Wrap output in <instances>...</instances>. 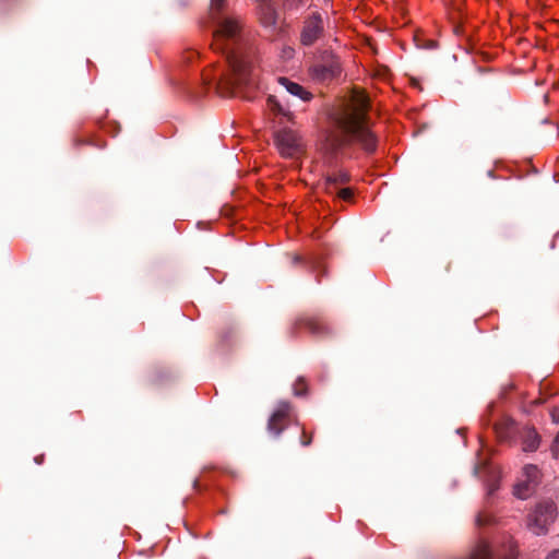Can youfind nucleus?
Instances as JSON below:
<instances>
[{
	"label": "nucleus",
	"mask_w": 559,
	"mask_h": 559,
	"mask_svg": "<svg viewBox=\"0 0 559 559\" xmlns=\"http://www.w3.org/2000/svg\"><path fill=\"white\" fill-rule=\"evenodd\" d=\"M209 20L212 27V47L228 63L226 85L235 90L254 83L252 62L247 53V38L238 16L231 13L228 0H211Z\"/></svg>",
	"instance_id": "f257e3e1"
},
{
	"label": "nucleus",
	"mask_w": 559,
	"mask_h": 559,
	"mask_svg": "<svg viewBox=\"0 0 559 559\" xmlns=\"http://www.w3.org/2000/svg\"><path fill=\"white\" fill-rule=\"evenodd\" d=\"M368 108V98L359 95L352 108L344 110L335 118V124L341 132V141L359 142L366 151L372 152L376 148V138L366 122Z\"/></svg>",
	"instance_id": "f03ea898"
},
{
	"label": "nucleus",
	"mask_w": 559,
	"mask_h": 559,
	"mask_svg": "<svg viewBox=\"0 0 559 559\" xmlns=\"http://www.w3.org/2000/svg\"><path fill=\"white\" fill-rule=\"evenodd\" d=\"M518 548L513 538L509 537L502 544H490L486 539H479L467 559H516Z\"/></svg>",
	"instance_id": "7ed1b4c3"
},
{
	"label": "nucleus",
	"mask_w": 559,
	"mask_h": 559,
	"mask_svg": "<svg viewBox=\"0 0 559 559\" xmlns=\"http://www.w3.org/2000/svg\"><path fill=\"white\" fill-rule=\"evenodd\" d=\"M340 59L332 52L324 51L309 69L311 78L320 83L330 82L341 75Z\"/></svg>",
	"instance_id": "20e7f679"
},
{
	"label": "nucleus",
	"mask_w": 559,
	"mask_h": 559,
	"mask_svg": "<svg viewBox=\"0 0 559 559\" xmlns=\"http://www.w3.org/2000/svg\"><path fill=\"white\" fill-rule=\"evenodd\" d=\"M274 142L280 154L285 158H296L302 152L301 138L288 127H281L274 131Z\"/></svg>",
	"instance_id": "39448f33"
},
{
	"label": "nucleus",
	"mask_w": 559,
	"mask_h": 559,
	"mask_svg": "<svg viewBox=\"0 0 559 559\" xmlns=\"http://www.w3.org/2000/svg\"><path fill=\"white\" fill-rule=\"evenodd\" d=\"M557 516V508L552 501L539 503L530 518L528 526L536 535L545 534Z\"/></svg>",
	"instance_id": "423d86ee"
},
{
	"label": "nucleus",
	"mask_w": 559,
	"mask_h": 559,
	"mask_svg": "<svg viewBox=\"0 0 559 559\" xmlns=\"http://www.w3.org/2000/svg\"><path fill=\"white\" fill-rule=\"evenodd\" d=\"M324 35V21L320 13L314 12L306 16L300 29V43L310 47L319 41Z\"/></svg>",
	"instance_id": "0eeeda50"
},
{
	"label": "nucleus",
	"mask_w": 559,
	"mask_h": 559,
	"mask_svg": "<svg viewBox=\"0 0 559 559\" xmlns=\"http://www.w3.org/2000/svg\"><path fill=\"white\" fill-rule=\"evenodd\" d=\"M349 180V176L346 171L337 170L328 174L323 181L324 190L337 197L343 201H349L353 198V192L349 188L343 187Z\"/></svg>",
	"instance_id": "6e6552de"
},
{
	"label": "nucleus",
	"mask_w": 559,
	"mask_h": 559,
	"mask_svg": "<svg viewBox=\"0 0 559 559\" xmlns=\"http://www.w3.org/2000/svg\"><path fill=\"white\" fill-rule=\"evenodd\" d=\"M293 418L292 406L288 402L282 401L277 404L274 413L269 419L267 430L278 437Z\"/></svg>",
	"instance_id": "1a4fd4ad"
},
{
	"label": "nucleus",
	"mask_w": 559,
	"mask_h": 559,
	"mask_svg": "<svg viewBox=\"0 0 559 559\" xmlns=\"http://www.w3.org/2000/svg\"><path fill=\"white\" fill-rule=\"evenodd\" d=\"M524 474L527 479L514 486V495L520 499H526L534 492L540 476L538 468L533 465L526 466Z\"/></svg>",
	"instance_id": "9d476101"
},
{
	"label": "nucleus",
	"mask_w": 559,
	"mask_h": 559,
	"mask_svg": "<svg viewBox=\"0 0 559 559\" xmlns=\"http://www.w3.org/2000/svg\"><path fill=\"white\" fill-rule=\"evenodd\" d=\"M258 2V13L262 25L266 28L275 29L278 20V13L272 3V0H261Z\"/></svg>",
	"instance_id": "9b49d317"
},
{
	"label": "nucleus",
	"mask_w": 559,
	"mask_h": 559,
	"mask_svg": "<svg viewBox=\"0 0 559 559\" xmlns=\"http://www.w3.org/2000/svg\"><path fill=\"white\" fill-rule=\"evenodd\" d=\"M277 82L286 90L287 93L294 97H297L302 103H308L313 98V94L310 91L286 76H280Z\"/></svg>",
	"instance_id": "f8f14e48"
},
{
	"label": "nucleus",
	"mask_w": 559,
	"mask_h": 559,
	"mask_svg": "<svg viewBox=\"0 0 559 559\" xmlns=\"http://www.w3.org/2000/svg\"><path fill=\"white\" fill-rule=\"evenodd\" d=\"M493 429L500 439L508 440L515 431V424L511 418L503 417L493 424Z\"/></svg>",
	"instance_id": "ddd939ff"
},
{
	"label": "nucleus",
	"mask_w": 559,
	"mask_h": 559,
	"mask_svg": "<svg viewBox=\"0 0 559 559\" xmlns=\"http://www.w3.org/2000/svg\"><path fill=\"white\" fill-rule=\"evenodd\" d=\"M523 451L535 452L539 445V437L535 430L528 429L523 436Z\"/></svg>",
	"instance_id": "4468645a"
},
{
	"label": "nucleus",
	"mask_w": 559,
	"mask_h": 559,
	"mask_svg": "<svg viewBox=\"0 0 559 559\" xmlns=\"http://www.w3.org/2000/svg\"><path fill=\"white\" fill-rule=\"evenodd\" d=\"M269 106L275 115L283 116L287 118L288 121L293 120V114L284 109L274 96L269 97Z\"/></svg>",
	"instance_id": "2eb2a0df"
},
{
	"label": "nucleus",
	"mask_w": 559,
	"mask_h": 559,
	"mask_svg": "<svg viewBox=\"0 0 559 559\" xmlns=\"http://www.w3.org/2000/svg\"><path fill=\"white\" fill-rule=\"evenodd\" d=\"M305 325L313 334H322L325 330L321 323L316 321H306Z\"/></svg>",
	"instance_id": "dca6fc26"
},
{
	"label": "nucleus",
	"mask_w": 559,
	"mask_h": 559,
	"mask_svg": "<svg viewBox=\"0 0 559 559\" xmlns=\"http://www.w3.org/2000/svg\"><path fill=\"white\" fill-rule=\"evenodd\" d=\"M307 393V388L302 378H298L294 384V394L296 396H305Z\"/></svg>",
	"instance_id": "f3484780"
},
{
	"label": "nucleus",
	"mask_w": 559,
	"mask_h": 559,
	"mask_svg": "<svg viewBox=\"0 0 559 559\" xmlns=\"http://www.w3.org/2000/svg\"><path fill=\"white\" fill-rule=\"evenodd\" d=\"M301 3H302V0H286L285 7L288 9H296Z\"/></svg>",
	"instance_id": "a211bd4d"
},
{
	"label": "nucleus",
	"mask_w": 559,
	"mask_h": 559,
	"mask_svg": "<svg viewBox=\"0 0 559 559\" xmlns=\"http://www.w3.org/2000/svg\"><path fill=\"white\" fill-rule=\"evenodd\" d=\"M550 416L554 423L559 424V407H554L550 411Z\"/></svg>",
	"instance_id": "6ab92c4d"
},
{
	"label": "nucleus",
	"mask_w": 559,
	"mask_h": 559,
	"mask_svg": "<svg viewBox=\"0 0 559 559\" xmlns=\"http://www.w3.org/2000/svg\"><path fill=\"white\" fill-rule=\"evenodd\" d=\"M559 453V432L557 433L554 443H552V454Z\"/></svg>",
	"instance_id": "aec40b11"
},
{
	"label": "nucleus",
	"mask_w": 559,
	"mask_h": 559,
	"mask_svg": "<svg viewBox=\"0 0 559 559\" xmlns=\"http://www.w3.org/2000/svg\"><path fill=\"white\" fill-rule=\"evenodd\" d=\"M546 559H559V549L548 555Z\"/></svg>",
	"instance_id": "412c9836"
},
{
	"label": "nucleus",
	"mask_w": 559,
	"mask_h": 559,
	"mask_svg": "<svg viewBox=\"0 0 559 559\" xmlns=\"http://www.w3.org/2000/svg\"><path fill=\"white\" fill-rule=\"evenodd\" d=\"M310 442H311V439H310V438H309V439H302V441H301V443H302L304 445H308V444H310Z\"/></svg>",
	"instance_id": "4be33fe9"
},
{
	"label": "nucleus",
	"mask_w": 559,
	"mask_h": 559,
	"mask_svg": "<svg viewBox=\"0 0 559 559\" xmlns=\"http://www.w3.org/2000/svg\"><path fill=\"white\" fill-rule=\"evenodd\" d=\"M300 261H301V257L296 255V257L294 258V262H295V263H299Z\"/></svg>",
	"instance_id": "5701e85b"
}]
</instances>
